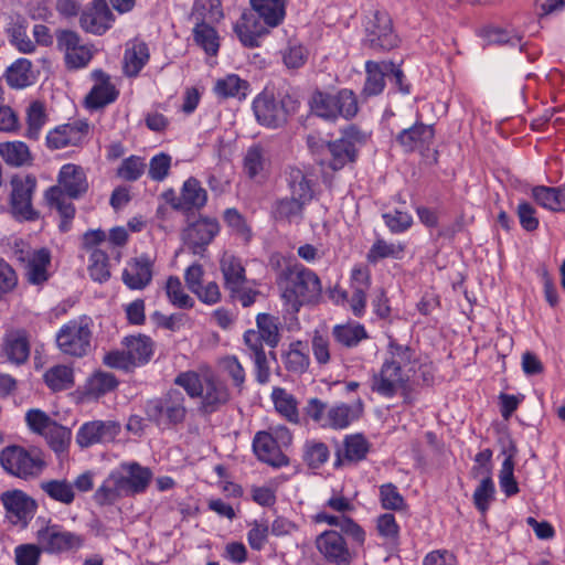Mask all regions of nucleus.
Wrapping results in <instances>:
<instances>
[{"instance_id": "f257e3e1", "label": "nucleus", "mask_w": 565, "mask_h": 565, "mask_svg": "<svg viewBox=\"0 0 565 565\" xmlns=\"http://www.w3.org/2000/svg\"><path fill=\"white\" fill-rule=\"evenodd\" d=\"M288 0H249L252 12H244L234 31L246 47H258L270 29L280 25L286 17Z\"/></svg>"}, {"instance_id": "f03ea898", "label": "nucleus", "mask_w": 565, "mask_h": 565, "mask_svg": "<svg viewBox=\"0 0 565 565\" xmlns=\"http://www.w3.org/2000/svg\"><path fill=\"white\" fill-rule=\"evenodd\" d=\"M276 284L282 300L292 312H298L303 305L316 303L322 294L318 275L301 264H289L281 268Z\"/></svg>"}, {"instance_id": "7ed1b4c3", "label": "nucleus", "mask_w": 565, "mask_h": 565, "mask_svg": "<svg viewBox=\"0 0 565 565\" xmlns=\"http://www.w3.org/2000/svg\"><path fill=\"white\" fill-rule=\"evenodd\" d=\"M143 409L147 419L162 430L183 425L188 417L185 396L178 388H170L161 396L148 399Z\"/></svg>"}, {"instance_id": "20e7f679", "label": "nucleus", "mask_w": 565, "mask_h": 565, "mask_svg": "<svg viewBox=\"0 0 565 565\" xmlns=\"http://www.w3.org/2000/svg\"><path fill=\"white\" fill-rule=\"evenodd\" d=\"M222 18L220 2L196 1L192 8L191 19L195 21L192 30L193 41L210 56H215L220 50V36L211 22H217Z\"/></svg>"}, {"instance_id": "39448f33", "label": "nucleus", "mask_w": 565, "mask_h": 565, "mask_svg": "<svg viewBox=\"0 0 565 565\" xmlns=\"http://www.w3.org/2000/svg\"><path fill=\"white\" fill-rule=\"evenodd\" d=\"M36 542L45 554L63 555L78 551L84 545V536L66 529L63 524L43 520L35 533Z\"/></svg>"}, {"instance_id": "423d86ee", "label": "nucleus", "mask_w": 565, "mask_h": 565, "mask_svg": "<svg viewBox=\"0 0 565 565\" xmlns=\"http://www.w3.org/2000/svg\"><path fill=\"white\" fill-rule=\"evenodd\" d=\"M2 468L17 478L29 480L39 477L45 468V460L38 448L25 449L8 446L0 452Z\"/></svg>"}, {"instance_id": "0eeeda50", "label": "nucleus", "mask_w": 565, "mask_h": 565, "mask_svg": "<svg viewBox=\"0 0 565 565\" xmlns=\"http://www.w3.org/2000/svg\"><path fill=\"white\" fill-rule=\"evenodd\" d=\"M299 106V100L288 94L277 100L273 95L263 93L253 102V110L257 121L270 128L284 125L289 115L297 113Z\"/></svg>"}, {"instance_id": "6e6552de", "label": "nucleus", "mask_w": 565, "mask_h": 565, "mask_svg": "<svg viewBox=\"0 0 565 565\" xmlns=\"http://www.w3.org/2000/svg\"><path fill=\"white\" fill-rule=\"evenodd\" d=\"M92 335V319L83 316L61 327L56 344L64 354L82 358L90 350Z\"/></svg>"}, {"instance_id": "1a4fd4ad", "label": "nucleus", "mask_w": 565, "mask_h": 565, "mask_svg": "<svg viewBox=\"0 0 565 565\" xmlns=\"http://www.w3.org/2000/svg\"><path fill=\"white\" fill-rule=\"evenodd\" d=\"M10 209L12 215L20 221H34L39 213L33 209L32 199L38 181L32 174H15L10 180Z\"/></svg>"}, {"instance_id": "9d476101", "label": "nucleus", "mask_w": 565, "mask_h": 565, "mask_svg": "<svg viewBox=\"0 0 565 565\" xmlns=\"http://www.w3.org/2000/svg\"><path fill=\"white\" fill-rule=\"evenodd\" d=\"M56 47L63 53L65 67L70 71L86 67L94 56L93 46L83 43L79 34L72 30L56 31Z\"/></svg>"}, {"instance_id": "9b49d317", "label": "nucleus", "mask_w": 565, "mask_h": 565, "mask_svg": "<svg viewBox=\"0 0 565 565\" xmlns=\"http://www.w3.org/2000/svg\"><path fill=\"white\" fill-rule=\"evenodd\" d=\"M365 43L377 51H388L397 46L398 36L386 11L375 10L365 24Z\"/></svg>"}, {"instance_id": "f8f14e48", "label": "nucleus", "mask_w": 565, "mask_h": 565, "mask_svg": "<svg viewBox=\"0 0 565 565\" xmlns=\"http://www.w3.org/2000/svg\"><path fill=\"white\" fill-rule=\"evenodd\" d=\"M7 519L17 526L26 527L36 511V502L22 490H9L0 495Z\"/></svg>"}, {"instance_id": "ddd939ff", "label": "nucleus", "mask_w": 565, "mask_h": 565, "mask_svg": "<svg viewBox=\"0 0 565 565\" xmlns=\"http://www.w3.org/2000/svg\"><path fill=\"white\" fill-rule=\"evenodd\" d=\"M89 134V125L85 120H75L50 130L46 135V146L51 150L66 147H79L86 142Z\"/></svg>"}, {"instance_id": "4468645a", "label": "nucleus", "mask_w": 565, "mask_h": 565, "mask_svg": "<svg viewBox=\"0 0 565 565\" xmlns=\"http://www.w3.org/2000/svg\"><path fill=\"white\" fill-rule=\"evenodd\" d=\"M316 546L328 562L335 565H351L355 557V553L338 531H324L318 535Z\"/></svg>"}, {"instance_id": "2eb2a0df", "label": "nucleus", "mask_w": 565, "mask_h": 565, "mask_svg": "<svg viewBox=\"0 0 565 565\" xmlns=\"http://www.w3.org/2000/svg\"><path fill=\"white\" fill-rule=\"evenodd\" d=\"M120 430V424L115 420L87 422L79 427L76 444L81 448H88L96 444L110 443L116 439Z\"/></svg>"}, {"instance_id": "dca6fc26", "label": "nucleus", "mask_w": 565, "mask_h": 565, "mask_svg": "<svg viewBox=\"0 0 565 565\" xmlns=\"http://www.w3.org/2000/svg\"><path fill=\"white\" fill-rule=\"evenodd\" d=\"M199 405V412L203 415H211L224 407L231 401V392L224 381L213 374L204 376V386Z\"/></svg>"}, {"instance_id": "f3484780", "label": "nucleus", "mask_w": 565, "mask_h": 565, "mask_svg": "<svg viewBox=\"0 0 565 565\" xmlns=\"http://www.w3.org/2000/svg\"><path fill=\"white\" fill-rule=\"evenodd\" d=\"M220 231L218 222L211 217H200L183 231L184 243L194 254H201L212 243Z\"/></svg>"}, {"instance_id": "a211bd4d", "label": "nucleus", "mask_w": 565, "mask_h": 565, "mask_svg": "<svg viewBox=\"0 0 565 565\" xmlns=\"http://www.w3.org/2000/svg\"><path fill=\"white\" fill-rule=\"evenodd\" d=\"M271 167L269 151L260 143L248 147L243 156V172L252 181L263 183Z\"/></svg>"}, {"instance_id": "6ab92c4d", "label": "nucleus", "mask_w": 565, "mask_h": 565, "mask_svg": "<svg viewBox=\"0 0 565 565\" xmlns=\"http://www.w3.org/2000/svg\"><path fill=\"white\" fill-rule=\"evenodd\" d=\"M408 381L409 374L401 373L397 367L383 363L380 371L372 376L371 390L383 397L391 398L399 390H405Z\"/></svg>"}, {"instance_id": "aec40b11", "label": "nucleus", "mask_w": 565, "mask_h": 565, "mask_svg": "<svg viewBox=\"0 0 565 565\" xmlns=\"http://www.w3.org/2000/svg\"><path fill=\"white\" fill-rule=\"evenodd\" d=\"M115 15L106 0H93L79 18L83 30L95 35H102L113 26Z\"/></svg>"}, {"instance_id": "412c9836", "label": "nucleus", "mask_w": 565, "mask_h": 565, "mask_svg": "<svg viewBox=\"0 0 565 565\" xmlns=\"http://www.w3.org/2000/svg\"><path fill=\"white\" fill-rule=\"evenodd\" d=\"M154 260L148 254L131 258L122 270V281L131 290H142L150 285Z\"/></svg>"}, {"instance_id": "4be33fe9", "label": "nucleus", "mask_w": 565, "mask_h": 565, "mask_svg": "<svg viewBox=\"0 0 565 565\" xmlns=\"http://www.w3.org/2000/svg\"><path fill=\"white\" fill-rule=\"evenodd\" d=\"M121 484L126 495L143 492L152 478L149 468L142 467L138 462H124L118 469L114 470Z\"/></svg>"}, {"instance_id": "5701e85b", "label": "nucleus", "mask_w": 565, "mask_h": 565, "mask_svg": "<svg viewBox=\"0 0 565 565\" xmlns=\"http://www.w3.org/2000/svg\"><path fill=\"white\" fill-rule=\"evenodd\" d=\"M95 84L87 94L85 102L90 109H99L114 103L119 92L110 81V76L102 70L92 72Z\"/></svg>"}, {"instance_id": "b1692460", "label": "nucleus", "mask_w": 565, "mask_h": 565, "mask_svg": "<svg viewBox=\"0 0 565 565\" xmlns=\"http://www.w3.org/2000/svg\"><path fill=\"white\" fill-rule=\"evenodd\" d=\"M253 449L256 457L275 468H280L289 463L288 457L282 452V448L276 444L271 435L267 431H258L253 439Z\"/></svg>"}, {"instance_id": "393cba45", "label": "nucleus", "mask_w": 565, "mask_h": 565, "mask_svg": "<svg viewBox=\"0 0 565 565\" xmlns=\"http://www.w3.org/2000/svg\"><path fill=\"white\" fill-rule=\"evenodd\" d=\"M149 60L150 51L146 42L139 39L128 41L122 58L124 74L128 77H137Z\"/></svg>"}, {"instance_id": "a878e982", "label": "nucleus", "mask_w": 565, "mask_h": 565, "mask_svg": "<svg viewBox=\"0 0 565 565\" xmlns=\"http://www.w3.org/2000/svg\"><path fill=\"white\" fill-rule=\"evenodd\" d=\"M57 180V186H60L65 193V196L70 199H78L88 189L83 168L73 163L64 164L61 168Z\"/></svg>"}, {"instance_id": "bb28decb", "label": "nucleus", "mask_w": 565, "mask_h": 565, "mask_svg": "<svg viewBox=\"0 0 565 565\" xmlns=\"http://www.w3.org/2000/svg\"><path fill=\"white\" fill-rule=\"evenodd\" d=\"M286 181L288 196L308 206L315 196L312 178L299 168H290Z\"/></svg>"}, {"instance_id": "cd10ccee", "label": "nucleus", "mask_w": 565, "mask_h": 565, "mask_svg": "<svg viewBox=\"0 0 565 565\" xmlns=\"http://www.w3.org/2000/svg\"><path fill=\"white\" fill-rule=\"evenodd\" d=\"M434 138V129L429 125L417 122L403 129L396 137V141L405 151H415L428 146Z\"/></svg>"}, {"instance_id": "c85d7f7f", "label": "nucleus", "mask_w": 565, "mask_h": 565, "mask_svg": "<svg viewBox=\"0 0 565 565\" xmlns=\"http://www.w3.org/2000/svg\"><path fill=\"white\" fill-rule=\"evenodd\" d=\"M363 413V403L359 399L354 405L344 403L330 406L327 412L326 428L344 429Z\"/></svg>"}, {"instance_id": "c756f323", "label": "nucleus", "mask_w": 565, "mask_h": 565, "mask_svg": "<svg viewBox=\"0 0 565 565\" xmlns=\"http://www.w3.org/2000/svg\"><path fill=\"white\" fill-rule=\"evenodd\" d=\"M388 70H393L392 62H373L365 63L366 78L363 86V95L366 97L381 94L385 87V77L388 76Z\"/></svg>"}, {"instance_id": "7c9ffc66", "label": "nucleus", "mask_w": 565, "mask_h": 565, "mask_svg": "<svg viewBox=\"0 0 565 565\" xmlns=\"http://www.w3.org/2000/svg\"><path fill=\"white\" fill-rule=\"evenodd\" d=\"M220 269L227 290H236L246 281V271L241 258L228 252L223 253L220 259Z\"/></svg>"}, {"instance_id": "2f4dec72", "label": "nucleus", "mask_w": 565, "mask_h": 565, "mask_svg": "<svg viewBox=\"0 0 565 565\" xmlns=\"http://www.w3.org/2000/svg\"><path fill=\"white\" fill-rule=\"evenodd\" d=\"M51 265L50 252L45 248L34 250L31 256L28 257L25 266V278L31 285H43L49 280L50 274L47 267Z\"/></svg>"}, {"instance_id": "473e14b6", "label": "nucleus", "mask_w": 565, "mask_h": 565, "mask_svg": "<svg viewBox=\"0 0 565 565\" xmlns=\"http://www.w3.org/2000/svg\"><path fill=\"white\" fill-rule=\"evenodd\" d=\"M44 198L47 204L56 209L62 217L58 225L60 230L64 233L70 231L72 220L75 216V206L67 201L63 190L60 186H51L45 191Z\"/></svg>"}, {"instance_id": "72a5a7b5", "label": "nucleus", "mask_w": 565, "mask_h": 565, "mask_svg": "<svg viewBox=\"0 0 565 565\" xmlns=\"http://www.w3.org/2000/svg\"><path fill=\"white\" fill-rule=\"evenodd\" d=\"M306 205L288 195L277 199L271 206V215L278 222L299 224L305 217Z\"/></svg>"}, {"instance_id": "f704fd0d", "label": "nucleus", "mask_w": 565, "mask_h": 565, "mask_svg": "<svg viewBox=\"0 0 565 565\" xmlns=\"http://www.w3.org/2000/svg\"><path fill=\"white\" fill-rule=\"evenodd\" d=\"M343 446V455L340 450L337 452L335 468L342 466L345 461L358 462L363 460L370 449L369 441L360 434L347 436Z\"/></svg>"}, {"instance_id": "c9c22d12", "label": "nucleus", "mask_w": 565, "mask_h": 565, "mask_svg": "<svg viewBox=\"0 0 565 565\" xmlns=\"http://www.w3.org/2000/svg\"><path fill=\"white\" fill-rule=\"evenodd\" d=\"M285 369L295 374L305 373L310 365L308 345L302 341H294L281 355Z\"/></svg>"}, {"instance_id": "e433bc0d", "label": "nucleus", "mask_w": 565, "mask_h": 565, "mask_svg": "<svg viewBox=\"0 0 565 565\" xmlns=\"http://www.w3.org/2000/svg\"><path fill=\"white\" fill-rule=\"evenodd\" d=\"M326 150L329 153V159L321 164H326L332 171H340L347 164L354 163L358 159L354 150H351L341 139H335L326 142Z\"/></svg>"}, {"instance_id": "4c0bfd02", "label": "nucleus", "mask_w": 565, "mask_h": 565, "mask_svg": "<svg viewBox=\"0 0 565 565\" xmlns=\"http://www.w3.org/2000/svg\"><path fill=\"white\" fill-rule=\"evenodd\" d=\"M531 195L543 209L565 212V188L537 185L532 188Z\"/></svg>"}, {"instance_id": "58836bf2", "label": "nucleus", "mask_w": 565, "mask_h": 565, "mask_svg": "<svg viewBox=\"0 0 565 565\" xmlns=\"http://www.w3.org/2000/svg\"><path fill=\"white\" fill-rule=\"evenodd\" d=\"M332 337L338 344L350 349L359 345L362 340L367 339L369 334L363 324L348 322L335 324L332 328Z\"/></svg>"}, {"instance_id": "ea45409f", "label": "nucleus", "mask_w": 565, "mask_h": 565, "mask_svg": "<svg viewBox=\"0 0 565 565\" xmlns=\"http://www.w3.org/2000/svg\"><path fill=\"white\" fill-rule=\"evenodd\" d=\"M124 344L136 366L148 363L153 354V341L145 334L125 338Z\"/></svg>"}, {"instance_id": "a19ab883", "label": "nucleus", "mask_w": 565, "mask_h": 565, "mask_svg": "<svg viewBox=\"0 0 565 565\" xmlns=\"http://www.w3.org/2000/svg\"><path fill=\"white\" fill-rule=\"evenodd\" d=\"M183 211L200 210L207 201V192L201 182L191 177L183 182L181 188Z\"/></svg>"}, {"instance_id": "79ce46f5", "label": "nucleus", "mask_w": 565, "mask_h": 565, "mask_svg": "<svg viewBox=\"0 0 565 565\" xmlns=\"http://www.w3.org/2000/svg\"><path fill=\"white\" fill-rule=\"evenodd\" d=\"M118 384L119 382L113 373L96 371L86 381L85 394L89 397L99 398L115 391Z\"/></svg>"}, {"instance_id": "37998d69", "label": "nucleus", "mask_w": 565, "mask_h": 565, "mask_svg": "<svg viewBox=\"0 0 565 565\" xmlns=\"http://www.w3.org/2000/svg\"><path fill=\"white\" fill-rule=\"evenodd\" d=\"M249 84L236 74H228L224 78L216 81L214 86L215 94L221 98L244 99L247 96Z\"/></svg>"}, {"instance_id": "c03bdc74", "label": "nucleus", "mask_w": 565, "mask_h": 565, "mask_svg": "<svg viewBox=\"0 0 565 565\" xmlns=\"http://www.w3.org/2000/svg\"><path fill=\"white\" fill-rule=\"evenodd\" d=\"M0 157L11 167L29 166L32 162L30 149L22 141L0 143Z\"/></svg>"}, {"instance_id": "a18cd8bd", "label": "nucleus", "mask_w": 565, "mask_h": 565, "mask_svg": "<svg viewBox=\"0 0 565 565\" xmlns=\"http://www.w3.org/2000/svg\"><path fill=\"white\" fill-rule=\"evenodd\" d=\"M40 488L49 498L66 505L75 499L74 486L66 479L45 480L40 483Z\"/></svg>"}, {"instance_id": "49530a36", "label": "nucleus", "mask_w": 565, "mask_h": 565, "mask_svg": "<svg viewBox=\"0 0 565 565\" xmlns=\"http://www.w3.org/2000/svg\"><path fill=\"white\" fill-rule=\"evenodd\" d=\"M7 83L12 88H24L32 83V63L28 58H18L8 67Z\"/></svg>"}, {"instance_id": "de8ad7c7", "label": "nucleus", "mask_w": 565, "mask_h": 565, "mask_svg": "<svg viewBox=\"0 0 565 565\" xmlns=\"http://www.w3.org/2000/svg\"><path fill=\"white\" fill-rule=\"evenodd\" d=\"M413 351L407 347L399 344L395 341H390L387 354L384 360V364H388L391 367H397L401 373H409L413 361Z\"/></svg>"}, {"instance_id": "09e8293b", "label": "nucleus", "mask_w": 565, "mask_h": 565, "mask_svg": "<svg viewBox=\"0 0 565 565\" xmlns=\"http://www.w3.org/2000/svg\"><path fill=\"white\" fill-rule=\"evenodd\" d=\"M120 480L121 479H118L116 473L111 471L104 480L103 484L96 490L94 494L95 501L100 505H105L113 504L119 498L126 497Z\"/></svg>"}, {"instance_id": "8fccbe9b", "label": "nucleus", "mask_w": 565, "mask_h": 565, "mask_svg": "<svg viewBox=\"0 0 565 565\" xmlns=\"http://www.w3.org/2000/svg\"><path fill=\"white\" fill-rule=\"evenodd\" d=\"M405 250L402 243H388L383 238H377L366 254V259L371 264H376L384 258L399 259Z\"/></svg>"}, {"instance_id": "3c124183", "label": "nucleus", "mask_w": 565, "mask_h": 565, "mask_svg": "<svg viewBox=\"0 0 565 565\" xmlns=\"http://www.w3.org/2000/svg\"><path fill=\"white\" fill-rule=\"evenodd\" d=\"M4 352L7 358L15 363H24L30 354V345L24 334L17 332L6 338Z\"/></svg>"}, {"instance_id": "603ef678", "label": "nucleus", "mask_w": 565, "mask_h": 565, "mask_svg": "<svg viewBox=\"0 0 565 565\" xmlns=\"http://www.w3.org/2000/svg\"><path fill=\"white\" fill-rule=\"evenodd\" d=\"M47 119L44 105L39 102H32L26 109V131L25 137L30 140H38L41 130Z\"/></svg>"}, {"instance_id": "864d4df0", "label": "nucleus", "mask_w": 565, "mask_h": 565, "mask_svg": "<svg viewBox=\"0 0 565 565\" xmlns=\"http://www.w3.org/2000/svg\"><path fill=\"white\" fill-rule=\"evenodd\" d=\"M256 324L258 330H255V333H258L269 348H276L280 341L278 319L269 313H259L256 317Z\"/></svg>"}, {"instance_id": "5fc2aeb1", "label": "nucleus", "mask_w": 565, "mask_h": 565, "mask_svg": "<svg viewBox=\"0 0 565 565\" xmlns=\"http://www.w3.org/2000/svg\"><path fill=\"white\" fill-rule=\"evenodd\" d=\"M276 411L291 423L299 422L296 398L285 388L275 387L271 393Z\"/></svg>"}, {"instance_id": "6e6d98bb", "label": "nucleus", "mask_w": 565, "mask_h": 565, "mask_svg": "<svg viewBox=\"0 0 565 565\" xmlns=\"http://www.w3.org/2000/svg\"><path fill=\"white\" fill-rule=\"evenodd\" d=\"M310 108L315 115L328 120H335L338 118L333 94L317 90L313 93L310 100Z\"/></svg>"}, {"instance_id": "4d7b16f0", "label": "nucleus", "mask_w": 565, "mask_h": 565, "mask_svg": "<svg viewBox=\"0 0 565 565\" xmlns=\"http://www.w3.org/2000/svg\"><path fill=\"white\" fill-rule=\"evenodd\" d=\"M166 295L171 305L180 309H191L194 306V300L184 291L182 282L179 277L170 276L167 279Z\"/></svg>"}, {"instance_id": "13d9d810", "label": "nucleus", "mask_w": 565, "mask_h": 565, "mask_svg": "<svg viewBox=\"0 0 565 565\" xmlns=\"http://www.w3.org/2000/svg\"><path fill=\"white\" fill-rule=\"evenodd\" d=\"M46 385L55 391H64L73 385V370L66 365H55L44 373Z\"/></svg>"}, {"instance_id": "bf43d9fd", "label": "nucleus", "mask_w": 565, "mask_h": 565, "mask_svg": "<svg viewBox=\"0 0 565 565\" xmlns=\"http://www.w3.org/2000/svg\"><path fill=\"white\" fill-rule=\"evenodd\" d=\"M302 457L310 468L317 469L328 461L330 451L324 443L312 439L305 443Z\"/></svg>"}, {"instance_id": "052dcab7", "label": "nucleus", "mask_w": 565, "mask_h": 565, "mask_svg": "<svg viewBox=\"0 0 565 565\" xmlns=\"http://www.w3.org/2000/svg\"><path fill=\"white\" fill-rule=\"evenodd\" d=\"M88 274L94 281L105 282L110 278L108 255L102 249H94L89 255Z\"/></svg>"}, {"instance_id": "680f3d73", "label": "nucleus", "mask_w": 565, "mask_h": 565, "mask_svg": "<svg viewBox=\"0 0 565 565\" xmlns=\"http://www.w3.org/2000/svg\"><path fill=\"white\" fill-rule=\"evenodd\" d=\"M338 117L351 119L356 116L359 111V104L356 95L353 90L343 88L333 94Z\"/></svg>"}, {"instance_id": "e2e57ef3", "label": "nucleus", "mask_w": 565, "mask_h": 565, "mask_svg": "<svg viewBox=\"0 0 565 565\" xmlns=\"http://www.w3.org/2000/svg\"><path fill=\"white\" fill-rule=\"evenodd\" d=\"M53 451L63 454L68 449L72 438V431L56 422L43 436Z\"/></svg>"}, {"instance_id": "0e129e2a", "label": "nucleus", "mask_w": 565, "mask_h": 565, "mask_svg": "<svg viewBox=\"0 0 565 565\" xmlns=\"http://www.w3.org/2000/svg\"><path fill=\"white\" fill-rule=\"evenodd\" d=\"M351 150L359 154V149L365 146L371 139V131L362 129L361 127L350 124L341 129L340 138Z\"/></svg>"}, {"instance_id": "69168bd1", "label": "nucleus", "mask_w": 565, "mask_h": 565, "mask_svg": "<svg viewBox=\"0 0 565 565\" xmlns=\"http://www.w3.org/2000/svg\"><path fill=\"white\" fill-rule=\"evenodd\" d=\"M481 36L487 44L518 46L521 43L518 34L494 26L484 28Z\"/></svg>"}, {"instance_id": "338daca9", "label": "nucleus", "mask_w": 565, "mask_h": 565, "mask_svg": "<svg viewBox=\"0 0 565 565\" xmlns=\"http://www.w3.org/2000/svg\"><path fill=\"white\" fill-rule=\"evenodd\" d=\"M174 384L182 387L190 397L195 398L202 394L204 377L201 379L195 371H185L175 376Z\"/></svg>"}, {"instance_id": "774afa93", "label": "nucleus", "mask_w": 565, "mask_h": 565, "mask_svg": "<svg viewBox=\"0 0 565 565\" xmlns=\"http://www.w3.org/2000/svg\"><path fill=\"white\" fill-rule=\"evenodd\" d=\"M42 553L44 552L38 542L20 544L14 548L15 565H39Z\"/></svg>"}]
</instances>
